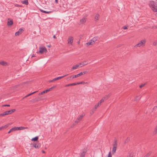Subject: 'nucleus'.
<instances>
[{
	"instance_id": "nucleus-19",
	"label": "nucleus",
	"mask_w": 157,
	"mask_h": 157,
	"mask_svg": "<svg viewBox=\"0 0 157 157\" xmlns=\"http://www.w3.org/2000/svg\"><path fill=\"white\" fill-rule=\"evenodd\" d=\"M67 75H63V76L59 77L56 78H54V80H55V81H56V80H59V79H61V78H63V77H65L66 76H67Z\"/></svg>"
},
{
	"instance_id": "nucleus-54",
	"label": "nucleus",
	"mask_w": 157,
	"mask_h": 157,
	"mask_svg": "<svg viewBox=\"0 0 157 157\" xmlns=\"http://www.w3.org/2000/svg\"><path fill=\"white\" fill-rule=\"evenodd\" d=\"M55 3L56 4H58V0H55Z\"/></svg>"
},
{
	"instance_id": "nucleus-27",
	"label": "nucleus",
	"mask_w": 157,
	"mask_h": 157,
	"mask_svg": "<svg viewBox=\"0 0 157 157\" xmlns=\"http://www.w3.org/2000/svg\"><path fill=\"white\" fill-rule=\"evenodd\" d=\"M38 139V136H36L33 138L31 139V140L32 141H37Z\"/></svg>"
},
{
	"instance_id": "nucleus-12",
	"label": "nucleus",
	"mask_w": 157,
	"mask_h": 157,
	"mask_svg": "<svg viewBox=\"0 0 157 157\" xmlns=\"http://www.w3.org/2000/svg\"><path fill=\"white\" fill-rule=\"evenodd\" d=\"M16 130H19L24 129H28V128L27 127H16Z\"/></svg>"
},
{
	"instance_id": "nucleus-61",
	"label": "nucleus",
	"mask_w": 157,
	"mask_h": 157,
	"mask_svg": "<svg viewBox=\"0 0 157 157\" xmlns=\"http://www.w3.org/2000/svg\"><path fill=\"white\" fill-rule=\"evenodd\" d=\"M11 132V131H10V130L8 132V133H10Z\"/></svg>"
},
{
	"instance_id": "nucleus-63",
	"label": "nucleus",
	"mask_w": 157,
	"mask_h": 157,
	"mask_svg": "<svg viewBox=\"0 0 157 157\" xmlns=\"http://www.w3.org/2000/svg\"><path fill=\"white\" fill-rule=\"evenodd\" d=\"M156 68L157 69V65H156Z\"/></svg>"
},
{
	"instance_id": "nucleus-10",
	"label": "nucleus",
	"mask_w": 157,
	"mask_h": 157,
	"mask_svg": "<svg viewBox=\"0 0 157 157\" xmlns=\"http://www.w3.org/2000/svg\"><path fill=\"white\" fill-rule=\"evenodd\" d=\"M33 146L36 148H39L40 147V144L38 142L34 143Z\"/></svg>"
},
{
	"instance_id": "nucleus-9",
	"label": "nucleus",
	"mask_w": 157,
	"mask_h": 157,
	"mask_svg": "<svg viewBox=\"0 0 157 157\" xmlns=\"http://www.w3.org/2000/svg\"><path fill=\"white\" fill-rule=\"evenodd\" d=\"M0 64L3 66H7L9 65V64L8 63L5 62L4 61H2L0 62Z\"/></svg>"
},
{
	"instance_id": "nucleus-47",
	"label": "nucleus",
	"mask_w": 157,
	"mask_h": 157,
	"mask_svg": "<svg viewBox=\"0 0 157 157\" xmlns=\"http://www.w3.org/2000/svg\"><path fill=\"white\" fill-rule=\"evenodd\" d=\"M127 157H133V155L132 154H130L127 156Z\"/></svg>"
},
{
	"instance_id": "nucleus-31",
	"label": "nucleus",
	"mask_w": 157,
	"mask_h": 157,
	"mask_svg": "<svg viewBox=\"0 0 157 157\" xmlns=\"http://www.w3.org/2000/svg\"><path fill=\"white\" fill-rule=\"evenodd\" d=\"M21 85V84L17 85L15 86H14L13 87V89H16L17 88L18 86H20Z\"/></svg>"
},
{
	"instance_id": "nucleus-20",
	"label": "nucleus",
	"mask_w": 157,
	"mask_h": 157,
	"mask_svg": "<svg viewBox=\"0 0 157 157\" xmlns=\"http://www.w3.org/2000/svg\"><path fill=\"white\" fill-rule=\"evenodd\" d=\"M99 15L97 13L96 14L94 17V19L95 21H97L98 20H99Z\"/></svg>"
},
{
	"instance_id": "nucleus-23",
	"label": "nucleus",
	"mask_w": 157,
	"mask_h": 157,
	"mask_svg": "<svg viewBox=\"0 0 157 157\" xmlns=\"http://www.w3.org/2000/svg\"><path fill=\"white\" fill-rule=\"evenodd\" d=\"M21 2L23 4H25V5H28L29 4L28 0H25L24 1H21Z\"/></svg>"
},
{
	"instance_id": "nucleus-37",
	"label": "nucleus",
	"mask_w": 157,
	"mask_h": 157,
	"mask_svg": "<svg viewBox=\"0 0 157 157\" xmlns=\"http://www.w3.org/2000/svg\"><path fill=\"white\" fill-rule=\"evenodd\" d=\"M146 83L142 84V85L140 86V88H142V87H144L146 85Z\"/></svg>"
},
{
	"instance_id": "nucleus-60",
	"label": "nucleus",
	"mask_w": 157,
	"mask_h": 157,
	"mask_svg": "<svg viewBox=\"0 0 157 157\" xmlns=\"http://www.w3.org/2000/svg\"><path fill=\"white\" fill-rule=\"evenodd\" d=\"M42 152L44 153H45V151L44 150L42 151Z\"/></svg>"
},
{
	"instance_id": "nucleus-11",
	"label": "nucleus",
	"mask_w": 157,
	"mask_h": 157,
	"mask_svg": "<svg viewBox=\"0 0 157 157\" xmlns=\"http://www.w3.org/2000/svg\"><path fill=\"white\" fill-rule=\"evenodd\" d=\"M83 117V115H81L80 116L77 118V120L75 121V122L76 123H78L82 118Z\"/></svg>"
},
{
	"instance_id": "nucleus-39",
	"label": "nucleus",
	"mask_w": 157,
	"mask_h": 157,
	"mask_svg": "<svg viewBox=\"0 0 157 157\" xmlns=\"http://www.w3.org/2000/svg\"><path fill=\"white\" fill-rule=\"evenodd\" d=\"M84 83H85L84 82H79L77 83V85H79V84H84Z\"/></svg>"
},
{
	"instance_id": "nucleus-34",
	"label": "nucleus",
	"mask_w": 157,
	"mask_h": 157,
	"mask_svg": "<svg viewBox=\"0 0 157 157\" xmlns=\"http://www.w3.org/2000/svg\"><path fill=\"white\" fill-rule=\"evenodd\" d=\"M105 100V98H102L99 102V103H100L101 104L103 103Z\"/></svg>"
},
{
	"instance_id": "nucleus-28",
	"label": "nucleus",
	"mask_w": 157,
	"mask_h": 157,
	"mask_svg": "<svg viewBox=\"0 0 157 157\" xmlns=\"http://www.w3.org/2000/svg\"><path fill=\"white\" fill-rule=\"evenodd\" d=\"M48 92L47 90H45L43 91H42V92H41V93H40L39 94V95H42L43 94H45V93H47Z\"/></svg>"
},
{
	"instance_id": "nucleus-30",
	"label": "nucleus",
	"mask_w": 157,
	"mask_h": 157,
	"mask_svg": "<svg viewBox=\"0 0 157 157\" xmlns=\"http://www.w3.org/2000/svg\"><path fill=\"white\" fill-rule=\"evenodd\" d=\"M151 154V152H149L145 155L144 157H148Z\"/></svg>"
},
{
	"instance_id": "nucleus-24",
	"label": "nucleus",
	"mask_w": 157,
	"mask_h": 157,
	"mask_svg": "<svg viewBox=\"0 0 157 157\" xmlns=\"http://www.w3.org/2000/svg\"><path fill=\"white\" fill-rule=\"evenodd\" d=\"M40 10L41 12H43L44 13H45L49 14L52 12L51 11H44L43 10H41V9H40Z\"/></svg>"
},
{
	"instance_id": "nucleus-22",
	"label": "nucleus",
	"mask_w": 157,
	"mask_h": 157,
	"mask_svg": "<svg viewBox=\"0 0 157 157\" xmlns=\"http://www.w3.org/2000/svg\"><path fill=\"white\" fill-rule=\"evenodd\" d=\"M94 43L91 41V40L89 42H88V43H87L86 44V45H87V46H89V45H93L94 44Z\"/></svg>"
},
{
	"instance_id": "nucleus-29",
	"label": "nucleus",
	"mask_w": 157,
	"mask_h": 157,
	"mask_svg": "<svg viewBox=\"0 0 157 157\" xmlns=\"http://www.w3.org/2000/svg\"><path fill=\"white\" fill-rule=\"evenodd\" d=\"M110 95L111 94H109L108 95H106L105 97H103V98H105V100H107L110 97Z\"/></svg>"
},
{
	"instance_id": "nucleus-14",
	"label": "nucleus",
	"mask_w": 157,
	"mask_h": 157,
	"mask_svg": "<svg viewBox=\"0 0 157 157\" xmlns=\"http://www.w3.org/2000/svg\"><path fill=\"white\" fill-rule=\"evenodd\" d=\"M43 99L41 98H36L33 99L32 100V101L33 102H36L37 101H40V100H42Z\"/></svg>"
},
{
	"instance_id": "nucleus-17",
	"label": "nucleus",
	"mask_w": 157,
	"mask_h": 157,
	"mask_svg": "<svg viewBox=\"0 0 157 157\" xmlns=\"http://www.w3.org/2000/svg\"><path fill=\"white\" fill-rule=\"evenodd\" d=\"M98 36L94 37L91 39V41H93L94 43L98 40Z\"/></svg>"
},
{
	"instance_id": "nucleus-33",
	"label": "nucleus",
	"mask_w": 157,
	"mask_h": 157,
	"mask_svg": "<svg viewBox=\"0 0 157 157\" xmlns=\"http://www.w3.org/2000/svg\"><path fill=\"white\" fill-rule=\"evenodd\" d=\"M10 131H11V132H13L14 131H16V127H14L13 128H11L10 129Z\"/></svg>"
},
{
	"instance_id": "nucleus-55",
	"label": "nucleus",
	"mask_w": 157,
	"mask_h": 157,
	"mask_svg": "<svg viewBox=\"0 0 157 157\" xmlns=\"http://www.w3.org/2000/svg\"><path fill=\"white\" fill-rule=\"evenodd\" d=\"M56 87V86H53L51 88L53 89L55 88Z\"/></svg>"
},
{
	"instance_id": "nucleus-5",
	"label": "nucleus",
	"mask_w": 157,
	"mask_h": 157,
	"mask_svg": "<svg viewBox=\"0 0 157 157\" xmlns=\"http://www.w3.org/2000/svg\"><path fill=\"white\" fill-rule=\"evenodd\" d=\"M23 31L24 30L22 29H20L18 31L15 33V36H19L20 34H21Z\"/></svg>"
},
{
	"instance_id": "nucleus-62",
	"label": "nucleus",
	"mask_w": 157,
	"mask_h": 157,
	"mask_svg": "<svg viewBox=\"0 0 157 157\" xmlns=\"http://www.w3.org/2000/svg\"><path fill=\"white\" fill-rule=\"evenodd\" d=\"M155 28L157 29V25H156L155 26Z\"/></svg>"
},
{
	"instance_id": "nucleus-56",
	"label": "nucleus",
	"mask_w": 157,
	"mask_h": 157,
	"mask_svg": "<svg viewBox=\"0 0 157 157\" xmlns=\"http://www.w3.org/2000/svg\"><path fill=\"white\" fill-rule=\"evenodd\" d=\"M35 57V55L34 54H33L32 55V56H31V58L33 57Z\"/></svg>"
},
{
	"instance_id": "nucleus-58",
	"label": "nucleus",
	"mask_w": 157,
	"mask_h": 157,
	"mask_svg": "<svg viewBox=\"0 0 157 157\" xmlns=\"http://www.w3.org/2000/svg\"><path fill=\"white\" fill-rule=\"evenodd\" d=\"M157 108V106H155L154 107L153 109H155V108Z\"/></svg>"
},
{
	"instance_id": "nucleus-18",
	"label": "nucleus",
	"mask_w": 157,
	"mask_h": 157,
	"mask_svg": "<svg viewBox=\"0 0 157 157\" xmlns=\"http://www.w3.org/2000/svg\"><path fill=\"white\" fill-rule=\"evenodd\" d=\"M117 140L116 139H114V142L113 143V147L115 146V147H117Z\"/></svg>"
},
{
	"instance_id": "nucleus-40",
	"label": "nucleus",
	"mask_w": 157,
	"mask_h": 157,
	"mask_svg": "<svg viewBox=\"0 0 157 157\" xmlns=\"http://www.w3.org/2000/svg\"><path fill=\"white\" fill-rule=\"evenodd\" d=\"M37 92V91L34 92H33V93H30V94H28V95L29 96L32 95V94H33L36 93Z\"/></svg>"
},
{
	"instance_id": "nucleus-59",
	"label": "nucleus",
	"mask_w": 157,
	"mask_h": 157,
	"mask_svg": "<svg viewBox=\"0 0 157 157\" xmlns=\"http://www.w3.org/2000/svg\"><path fill=\"white\" fill-rule=\"evenodd\" d=\"M53 37L54 38H56V36L55 35H54L53 36Z\"/></svg>"
},
{
	"instance_id": "nucleus-8",
	"label": "nucleus",
	"mask_w": 157,
	"mask_h": 157,
	"mask_svg": "<svg viewBox=\"0 0 157 157\" xmlns=\"http://www.w3.org/2000/svg\"><path fill=\"white\" fill-rule=\"evenodd\" d=\"M73 41V38L72 36L69 37L68 40V44H72Z\"/></svg>"
},
{
	"instance_id": "nucleus-53",
	"label": "nucleus",
	"mask_w": 157,
	"mask_h": 157,
	"mask_svg": "<svg viewBox=\"0 0 157 157\" xmlns=\"http://www.w3.org/2000/svg\"><path fill=\"white\" fill-rule=\"evenodd\" d=\"M2 129H4L3 127V126L0 127V130H2Z\"/></svg>"
},
{
	"instance_id": "nucleus-44",
	"label": "nucleus",
	"mask_w": 157,
	"mask_h": 157,
	"mask_svg": "<svg viewBox=\"0 0 157 157\" xmlns=\"http://www.w3.org/2000/svg\"><path fill=\"white\" fill-rule=\"evenodd\" d=\"M108 157H112L110 151L109 152Z\"/></svg>"
},
{
	"instance_id": "nucleus-49",
	"label": "nucleus",
	"mask_w": 157,
	"mask_h": 157,
	"mask_svg": "<svg viewBox=\"0 0 157 157\" xmlns=\"http://www.w3.org/2000/svg\"><path fill=\"white\" fill-rule=\"evenodd\" d=\"M10 105H2V106H10Z\"/></svg>"
},
{
	"instance_id": "nucleus-52",
	"label": "nucleus",
	"mask_w": 157,
	"mask_h": 157,
	"mask_svg": "<svg viewBox=\"0 0 157 157\" xmlns=\"http://www.w3.org/2000/svg\"><path fill=\"white\" fill-rule=\"evenodd\" d=\"M70 84H67V85H65V87L69 86H70Z\"/></svg>"
},
{
	"instance_id": "nucleus-41",
	"label": "nucleus",
	"mask_w": 157,
	"mask_h": 157,
	"mask_svg": "<svg viewBox=\"0 0 157 157\" xmlns=\"http://www.w3.org/2000/svg\"><path fill=\"white\" fill-rule=\"evenodd\" d=\"M129 139H128V137L127 138V139L126 140L124 143H128L129 141Z\"/></svg>"
},
{
	"instance_id": "nucleus-36",
	"label": "nucleus",
	"mask_w": 157,
	"mask_h": 157,
	"mask_svg": "<svg viewBox=\"0 0 157 157\" xmlns=\"http://www.w3.org/2000/svg\"><path fill=\"white\" fill-rule=\"evenodd\" d=\"M157 132V126L155 127L154 131L153 132V134H155Z\"/></svg>"
},
{
	"instance_id": "nucleus-42",
	"label": "nucleus",
	"mask_w": 157,
	"mask_h": 157,
	"mask_svg": "<svg viewBox=\"0 0 157 157\" xmlns=\"http://www.w3.org/2000/svg\"><path fill=\"white\" fill-rule=\"evenodd\" d=\"M101 104H100V103H99V102H98V104L96 105L95 106H96L97 107H98L99 106L101 105Z\"/></svg>"
},
{
	"instance_id": "nucleus-48",
	"label": "nucleus",
	"mask_w": 157,
	"mask_h": 157,
	"mask_svg": "<svg viewBox=\"0 0 157 157\" xmlns=\"http://www.w3.org/2000/svg\"><path fill=\"white\" fill-rule=\"evenodd\" d=\"M140 98L141 97L140 96H138V97L137 96V98H138L137 99V98H136L135 99V101H137L138 99H140Z\"/></svg>"
},
{
	"instance_id": "nucleus-21",
	"label": "nucleus",
	"mask_w": 157,
	"mask_h": 157,
	"mask_svg": "<svg viewBox=\"0 0 157 157\" xmlns=\"http://www.w3.org/2000/svg\"><path fill=\"white\" fill-rule=\"evenodd\" d=\"M117 147H113L112 150V152L113 154H114L115 153L116 151L117 150Z\"/></svg>"
},
{
	"instance_id": "nucleus-13",
	"label": "nucleus",
	"mask_w": 157,
	"mask_h": 157,
	"mask_svg": "<svg viewBox=\"0 0 157 157\" xmlns=\"http://www.w3.org/2000/svg\"><path fill=\"white\" fill-rule=\"evenodd\" d=\"M86 19L85 17H83L80 21V24H83L86 22Z\"/></svg>"
},
{
	"instance_id": "nucleus-15",
	"label": "nucleus",
	"mask_w": 157,
	"mask_h": 157,
	"mask_svg": "<svg viewBox=\"0 0 157 157\" xmlns=\"http://www.w3.org/2000/svg\"><path fill=\"white\" fill-rule=\"evenodd\" d=\"M10 20V19L9 18L8 19V21L7 22V25L8 26H10L11 25H13V21L12 20H10V21H9Z\"/></svg>"
},
{
	"instance_id": "nucleus-35",
	"label": "nucleus",
	"mask_w": 157,
	"mask_h": 157,
	"mask_svg": "<svg viewBox=\"0 0 157 157\" xmlns=\"http://www.w3.org/2000/svg\"><path fill=\"white\" fill-rule=\"evenodd\" d=\"M153 45L154 46H157V40L154 41L153 43Z\"/></svg>"
},
{
	"instance_id": "nucleus-38",
	"label": "nucleus",
	"mask_w": 157,
	"mask_h": 157,
	"mask_svg": "<svg viewBox=\"0 0 157 157\" xmlns=\"http://www.w3.org/2000/svg\"><path fill=\"white\" fill-rule=\"evenodd\" d=\"M77 85V83H72L70 84V86H72Z\"/></svg>"
},
{
	"instance_id": "nucleus-57",
	"label": "nucleus",
	"mask_w": 157,
	"mask_h": 157,
	"mask_svg": "<svg viewBox=\"0 0 157 157\" xmlns=\"http://www.w3.org/2000/svg\"><path fill=\"white\" fill-rule=\"evenodd\" d=\"M29 97V96H28V95H26V96H25V97L23 98H26V97Z\"/></svg>"
},
{
	"instance_id": "nucleus-16",
	"label": "nucleus",
	"mask_w": 157,
	"mask_h": 157,
	"mask_svg": "<svg viewBox=\"0 0 157 157\" xmlns=\"http://www.w3.org/2000/svg\"><path fill=\"white\" fill-rule=\"evenodd\" d=\"M86 152V150L83 151L81 153L80 157H85Z\"/></svg>"
},
{
	"instance_id": "nucleus-64",
	"label": "nucleus",
	"mask_w": 157,
	"mask_h": 157,
	"mask_svg": "<svg viewBox=\"0 0 157 157\" xmlns=\"http://www.w3.org/2000/svg\"><path fill=\"white\" fill-rule=\"evenodd\" d=\"M156 102H157V100L156 101Z\"/></svg>"
},
{
	"instance_id": "nucleus-26",
	"label": "nucleus",
	"mask_w": 157,
	"mask_h": 157,
	"mask_svg": "<svg viewBox=\"0 0 157 157\" xmlns=\"http://www.w3.org/2000/svg\"><path fill=\"white\" fill-rule=\"evenodd\" d=\"M80 66L79 64H76L75 65L73 66L72 67V69L75 70L77 69L78 67Z\"/></svg>"
},
{
	"instance_id": "nucleus-46",
	"label": "nucleus",
	"mask_w": 157,
	"mask_h": 157,
	"mask_svg": "<svg viewBox=\"0 0 157 157\" xmlns=\"http://www.w3.org/2000/svg\"><path fill=\"white\" fill-rule=\"evenodd\" d=\"M47 91H48V92H49V91H51L52 90V88L51 87V88H49V89H47Z\"/></svg>"
},
{
	"instance_id": "nucleus-6",
	"label": "nucleus",
	"mask_w": 157,
	"mask_h": 157,
	"mask_svg": "<svg viewBox=\"0 0 157 157\" xmlns=\"http://www.w3.org/2000/svg\"><path fill=\"white\" fill-rule=\"evenodd\" d=\"M88 63L86 61H84L82 63H80L79 64L80 66V67H82L83 66L87 65Z\"/></svg>"
},
{
	"instance_id": "nucleus-43",
	"label": "nucleus",
	"mask_w": 157,
	"mask_h": 157,
	"mask_svg": "<svg viewBox=\"0 0 157 157\" xmlns=\"http://www.w3.org/2000/svg\"><path fill=\"white\" fill-rule=\"evenodd\" d=\"M15 6L17 7H22V6L21 5H18V4H15Z\"/></svg>"
},
{
	"instance_id": "nucleus-7",
	"label": "nucleus",
	"mask_w": 157,
	"mask_h": 157,
	"mask_svg": "<svg viewBox=\"0 0 157 157\" xmlns=\"http://www.w3.org/2000/svg\"><path fill=\"white\" fill-rule=\"evenodd\" d=\"M82 75V73H80L79 74H78L76 75H75L74 76H71L70 77V78H76Z\"/></svg>"
},
{
	"instance_id": "nucleus-45",
	"label": "nucleus",
	"mask_w": 157,
	"mask_h": 157,
	"mask_svg": "<svg viewBox=\"0 0 157 157\" xmlns=\"http://www.w3.org/2000/svg\"><path fill=\"white\" fill-rule=\"evenodd\" d=\"M55 81V80H54V78L52 80H49L48 81V82H52L54 81Z\"/></svg>"
},
{
	"instance_id": "nucleus-32",
	"label": "nucleus",
	"mask_w": 157,
	"mask_h": 157,
	"mask_svg": "<svg viewBox=\"0 0 157 157\" xmlns=\"http://www.w3.org/2000/svg\"><path fill=\"white\" fill-rule=\"evenodd\" d=\"M10 125V124H7L5 125L4 126H3V127L4 129L7 128L9 126V125Z\"/></svg>"
},
{
	"instance_id": "nucleus-1",
	"label": "nucleus",
	"mask_w": 157,
	"mask_h": 157,
	"mask_svg": "<svg viewBox=\"0 0 157 157\" xmlns=\"http://www.w3.org/2000/svg\"><path fill=\"white\" fill-rule=\"evenodd\" d=\"M149 6L154 12H157V3L154 1H150Z\"/></svg>"
},
{
	"instance_id": "nucleus-3",
	"label": "nucleus",
	"mask_w": 157,
	"mask_h": 157,
	"mask_svg": "<svg viewBox=\"0 0 157 157\" xmlns=\"http://www.w3.org/2000/svg\"><path fill=\"white\" fill-rule=\"evenodd\" d=\"M146 43V40H142L139 42L135 46L140 47L141 46H144Z\"/></svg>"
},
{
	"instance_id": "nucleus-51",
	"label": "nucleus",
	"mask_w": 157,
	"mask_h": 157,
	"mask_svg": "<svg viewBox=\"0 0 157 157\" xmlns=\"http://www.w3.org/2000/svg\"><path fill=\"white\" fill-rule=\"evenodd\" d=\"M123 28L124 29H127V27L126 26H124Z\"/></svg>"
},
{
	"instance_id": "nucleus-2",
	"label": "nucleus",
	"mask_w": 157,
	"mask_h": 157,
	"mask_svg": "<svg viewBox=\"0 0 157 157\" xmlns=\"http://www.w3.org/2000/svg\"><path fill=\"white\" fill-rule=\"evenodd\" d=\"M16 111L15 109H12L9 111H6L4 113L0 114V116H4L9 114L12 113Z\"/></svg>"
},
{
	"instance_id": "nucleus-25",
	"label": "nucleus",
	"mask_w": 157,
	"mask_h": 157,
	"mask_svg": "<svg viewBox=\"0 0 157 157\" xmlns=\"http://www.w3.org/2000/svg\"><path fill=\"white\" fill-rule=\"evenodd\" d=\"M97 108V107L95 106V107L92 109L90 113L91 114H93L94 112L96 111Z\"/></svg>"
},
{
	"instance_id": "nucleus-4",
	"label": "nucleus",
	"mask_w": 157,
	"mask_h": 157,
	"mask_svg": "<svg viewBox=\"0 0 157 157\" xmlns=\"http://www.w3.org/2000/svg\"><path fill=\"white\" fill-rule=\"evenodd\" d=\"M39 51L38 52L41 54L44 53H46L48 52L47 49L44 47H39Z\"/></svg>"
},
{
	"instance_id": "nucleus-50",
	"label": "nucleus",
	"mask_w": 157,
	"mask_h": 157,
	"mask_svg": "<svg viewBox=\"0 0 157 157\" xmlns=\"http://www.w3.org/2000/svg\"><path fill=\"white\" fill-rule=\"evenodd\" d=\"M81 73H82V75L83 74H86V71H83V72H81Z\"/></svg>"
}]
</instances>
